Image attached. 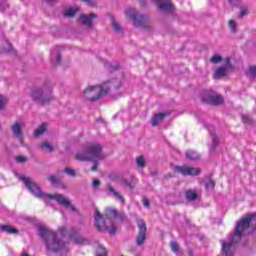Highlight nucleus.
Masks as SVG:
<instances>
[{"instance_id":"b1692460","label":"nucleus","mask_w":256,"mask_h":256,"mask_svg":"<svg viewBox=\"0 0 256 256\" xmlns=\"http://www.w3.org/2000/svg\"><path fill=\"white\" fill-rule=\"evenodd\" d=\"M186 157L187 159H190V161H197V159H199V154L196 151L188 150L186 151Z\"/></svg>"},{"instance_id":"a211bd4d","label":"nucleus","mask_w":256,"mask_h":256,"mask_svg":"<svg viewBox=\"0 0 256 256\" xmlns=\"http://www.w3.org/2000/svg\"><path fill=\"white\" fill-rule=\"evenodd\" d=\"M167 116H169V113L155 114L151 120L152 127H157V125H159V123H161L163 121V119H165V117H167Z\"/></svg>"},{"instance_id":"f03ea898","label":"nucleus","mask_w":256,"mask_h":256,"mask_svg":"<svg viewBox=\"0 0 256 256\" xmlns=\"http://www.w3.org/2000/svg\"><path fill=\"white\" fill-rule=\"evenodd\" d=\"M38 235L44 241L46 250L50 253H59L61 256L69 253V243L63 241L58 232L49 230L45 226H39Z\"/></svg>"},{"instance_id":"e433bc0d","label":"nucleus","mask_w":256,"mask_h":256,"mask_svg":"<svg viewBox=\"0 0 256 256\" xmlns=\"http://www.w3.org/2000/svg\"><path fill=\"white\" fill-rule=\"evenodd\" d=\"M5 105H7V97L0 95V111L5 109Z\"/></svg>"},{"instance_id":"f8f14e48","label":"nucleus","mask_w":256,"mask_h":256,"mask_svg":"<svg viewBox=\"0 0 256 256\" xmlns=\"http://www.w3.org/2000/svg\"><path fill=\"white\" fill-rule=\"evenodd\" d=\"M153 3L158 5V9L163 13H173V4L171 0H152Z\"/></svg>"},{"instance_id":"20e7f679","label":"nucleus","mask_w":256,"mask_h":256,"mask_svg":"<svg viewBox=\"0 0 256 256\" xmlns=\"http://www.w3.org/2000/svg\"><path fill=\"white\" fill-rule=\"evenodd\" d=\"M117 215V210L113 208L106 209L104 215H101L99 210H96L94 216L96 229L100 232L108 231L110 235H115V233H117V227H115L114 221Z\"/></svg>"},{"instance_id":"a878e982","label":"nucleus","mask_w":256,"mask_h":256,"mask_svg":"<svg viewBox=\"0 0 256 256\" xmlns=\"http://www.w3.org/2000/svg\"><path fill=\"white\" fill-rule=\"evenodd\" d=\"M136 165H137V167H139L140 169H145V167H146V165H147V163H146V161H145V157H143V156H138V157L136 158Z\"/></svg>"},{"instance_id":"58836bf2","label":"nucleus","mask_w":256,"mask_h":256,"mask_svg":"<svg viewBox=\"0 0 256 256\" xmlns=\"http://www.w3.org/2000/svg\"><path fill=\"white\" fill-rule=\"evenodd\" d=\"M170 247H171V250L173 251V253H178V251H179V244H177V242L171 241L170 242Z\"/></svg>"},{"instance_id":"9b49d317","label":"nucleus","mask_w":256,"mask_h":256,"mask_svg":"<svg viewBox=\"0 0 256 256\" xmlns=\"http://www.w3.org/2000/svg\"><path fill=\"white\" fill-rule=\"evenodd\" d=\"M203 103H207L208 105H221L223 103V96L217 94H205L202 98Z\"/></svg>"},{"instance_id":"6e6d98bb","label":"nucleus","mask_w":256,"mask_h":256,"mask_svg":"<svg viewBox=\"0 0 256 256\" xmlns=\"http://www.w3.org/2000/svg\"><path fill=\"white\" fill-rule=\"evenodd\" d=\"M63 231H64V228H61V229H60V233H63Z\"/></svg>"},{"instance_id":"a18cd8bd","label":"nucleus","mask_w":256,"mask_h":256,"mask_svg":"<svg viewBox=\"0 0 256 256\" xmlns=\"http://www.w3.org/2000/svg\"><path fill=\"white\" fill-rule=\"evenodd\" d=\"M142 202H143L144 207L149 208L150 202H149V199H148L147 197L144 196V197L142 198Z\"/></svg>"},{"instance_id":"2f4dec72","label":"nucleus","mask_w":256,"mask_h":256,"mask_svg":"<svg viewBox=\"0 0 256 256\" xmlns=\"http://www.w3.org/2000/svg\"><path fill=\"white\" fill-rule=\"evenodd\" d=\"M48 181H50L54 187H59V180H57L55 175L48 176Z\"/></svg>"},{"instance_id":"72a5a7b5","label":"nucleus","mask_w":256,"mask_h":256,"mask_svg":"<svg viewBox=\"0 0 256 256\" xmlns=\"http://www.w3.org/2000/svg\"><path fill=\"white\" fill-rule=\"evenodd\" d=\"M210 61L211 63H214V64L221 63V61H223V57H221V55L215 54L212 56Z\"/></svg>"},{"instance_id":"cd10ccee","label":"nucleus","mask_w":256,"mask_h":256,"mask_svg":"<svg viewBox=\"0 0 256 256\" xmlns=\"http://www.w3.org/2000/svg\"><path fill=\"white\" fill-rule=\"evenodd\" d=\"M112 29H114V31H116L117 33H123L121 26L119 25L117 20L114 18H112Z\"/></svg>"},{"instance_id":"2eb2a0df","label":"nucleus","mask_w":256,"mask_h":256,"mask_svg":"<svg viewBox=\"0 0 256 256\" xmlns=\"http://www.w3.org/2000/svg\"><path fill=\"white\" fill-rule=\"evenodd\" d=\"M107 191L109 197H114V199H117L120 203H125V198L115 189V187H113V185L107 184Z\"/></svg>"},{"instance_id":"6ab92c4d","label":"nucleus","mask_w":256,"mask_h":256,"mask_svg":"<svg viewBox=\"0 0 256 256\" xmlns=\"http://www.w3.org/2000/svg\"><path fill=\"white\" fill-rule=\"evenodd\" d=\"M199 194H197V190L188 189L185 191V198L187 201L193 202L197 201Z\"/></svg>"},{"instance_id":"79ce46f5","label":"nucleus","mask_w":256,"mask_h":256,"mask_svg":"<svg viewBox=\"0 0 256 256\" xmlns=\"http://www.w3.org/2000/svg\"><path fill=\"white\" fill-rule=\"evenodd\" d=\"M242 121H243V123L249 125V124H251V117H249L247 115H242Z\"/></svg>"},{"instance_id":"603ef678","label":"nucleus","mask_w":256,"mask_h":256,"mask_svg":"<svg viewBox=\"0 0 256 256\" xmlns=\"http://www.w3.org/2000/svg\"><path fill=\"white\" fill-rule=\"evenodd\" d=\"M230 3H232V5H239V3H241V1H239V0H230Z\"/></svg>"},{"instance_id":"5fc2aeb1","label":"nucleus","mask_w":256,"mask_h":256,"mask_svg":"<svg viewBox=\"0 0 256 256\" xmlns=\"http://www.w3.org/2000/svg\"><path fill=\"white\" fill-rule=\"evenodd\" d=\"M22 256H29V254H27V253H23V254H22Z\"/></svg>"},{"instance_id":"f257e3e1","label":"nucleus","mask_w":256,"mask_h":256,"mask_svg":"<svg viewBox=\"0 0 256 256\" xmlns=\"http://www.w3.org/2000/svg\"><path fill=\"white\" fill-rule=\"evenodd\" d=\"M256 231V214H248L245 218L240 219L236 222L234 232L230 235L229 240H221L222 254L225 256L235 255V249L237 243L255 233Z\"/></svg>"},{"instance_id":"de8ad7c7","label":"nucleus","mask_w":256,"mask_h":256,"mask_svg":"<svg viewBox=\"0 0 256 256\" xmlns=\"http://www.w3.org/2000/svg\"><path fill=\"white\" fill-rule=\"evenodd\" d=\"M17 137V139L19 140V142H20V145H22V147L25 145V142L23 141V134L22 135H20V136H16Z\"/></svg>"},{"instance_id":"ddd939ff","label":"nucleus","mask_w":256,"mask_h":256,"mask_svg":"<svg viewBox=\"0 0 256 256\" xmlns=\"http://www.w3.org/2000/svg\"><path fill=\"white\" fill-rule=\"evenodd\" d=\"M225 61H226L225 66H222L216 69L214 78L221 79V77H225V75H227V71L231 69V58L227 57Z\"/></svg>"},{"instance_id":"09e8293b","label":"nucleus","mask_w":256,"mask_h":256,"mask_svg":"<svg viewBox=\"0 0 256 256\" xmlns=\"http://www.w3.org/2000/svg\"><path fill=\"white\" fill-rule=\"evenodd\" d=\"M151 177H157V175H159V172H157V170H153L150 172Z\"/></svg>"},{"instance_id":"c756f323","label":"nucleus","mask_w":256,"mask_h":256,"mask_svg":"<svg viewBox=\"0 0 256 256\" xmlns=\"http://www.w3.org/2000/svg\"><path fill=\"white\" fill-rule=\"evenodd\" d=\"M64 173L68 175V177H77V172L70 167L64 168Z\"/></svg>"},{"instance_id":"f3484780","label":"nucleus","mask_w":256,"mask_h":256,"mask_svg":"<svg viewBox=\"0 0 256 256\" xmlns=\"http://www.w3.org/2000/svg\"><path fill=\"white\" fill-rule=\"evenodd\" d=\"M70 239H72V241L78 245H86L88 242L86 238H83V236L75 233V229H72V232L70 233Z\"/></svg>"},{"instance_id":"1a4fd4ad","label":"nucleus","mask_w":256,"mask_h":256,"mask_svg":"<svg viewBox=\"0 0 256 256\" xmlns=\"http://www.w3.org/2000/svg\"><path fill=\"white\" fill-rule=\"evenodd\" d=\"M137 227L139 232L136 237V245L141 247L142 245H145V241H147V224L144 220L140 219L137 221Z\"/></svg>"},{"instance_id":"9d476101","label":"nucleus","mask_w":256,"mask_h":256,"mask_svg":"<svg viewBox=\"0 0 256 256\" xmlns=\"http://www.w3.org/2000/svg\"><path fill=\"white\" fill-rule=\"evenodd\" d=\"M174 171H176V173H181V175H184L185 177H195L201 173L200 169L188 166H174Z\"/></svg>"},{"instance_id":"c85d7f7f","label":"nucleus","mask_w":256,"mask_h":256,"mask_svg":"<svg viewBox=\"0 0 256 256\" xmlns=\"http://www.w3.org/2000/svg\"><path fill=\"white\" fill-rule=\"evenodd\" d=\"M9 9V3L7 0H0V13H5Z\"/></svg>"},{"instance_id":"473e14b6","label":"nucleus","mask_w":256,"mask_h":256,"mask_svg":"<svg viewBox=\"0 0 256 256\" xmlns=\"http://www.w3.org/2000/svg\"><path fill=\"white\" fill-rule=\"evenodd\" d=\"M206 191H213L215 189V181L210 179L208 182L205 184Z\"/></svg>"},{"instance_id":"c03bdc74","label":"nucleus","mask_w":256,"mask_h":256,"mask_svg":"<svg viewBox=\"0 0 256 256\" xmlns=\"http://www.w3.org/2000/svg\"><path fill=\"white\" fill-rule=\"evenodd\" d=\"M16 161L17 163H25L27 162V158L25 156H17Z\"/></svg>"},{"instance_id":"393cba45","label":"nucleus","mask_w":256,"mask_h":256,"mask_svg":"<svg viewBox=\"0 0 256 256\" xmlns=\"http://www.w3.org/2000/svg\"><path fill=\"white\" fill-rule=\"evenodd\" d=\"M246 77L249 79H256V66H250L248 71H246Z\"/></svg>"},{"instance_id":"39448f33","label":"nucleus","mask_w":256,"mask_h":256,"mask_svg":"<svg viewBox=\"0 0 256 256\" xmlns=\"http://www.w3.org/2000/svg\"><path fill=\"white\" fill-rule=\"evenodd\" d=\"M119 87H121V80L115 78L105 82L102 86H89L84 90V97L88 101H99L101 97H104L113 89H119Z\"/></svg>"},{"instance_id":"8fccbe9b","label":"nucleus","mask_w":256,"mask_h":256,"mask_svg":"<svg viewBox=\"0 0 256 256\" xmlns=\"http://www.w3.org/2000/svg\"><path fill=\"white\" fill-rule=\"evenodd\" d=\"M56 187H60L61 189H65L67 187V184L59 181V186H56Z\"/></svg>"},{"instance_id":"c9c22d12","label":"nucleus","mask_w":256,"mask_h":256,"mask_svg":"<svg viewBox=\"0 0 256 256\" xmlns=\"http://www.w3.org/2000/svg\"><path fill=\"white\" fill-rule=\"evenodd\" d=\"M41 148L46 149L48 153H53V146H51V144H49L48 142L42 143Z\"/></svg>"},{"instance_id":"412c9836","label":"nucleus","mask_w":256,"mask_h":256,"mask_svg":"<svg viewBox=\"0 0 256 256\" xmlns=\"http://www.w3.org/2000/svg\"><path fill=\"white\" fill-rule=\"evenodd\" d=\"M137 184V178L132 176V180L129 181L127 179L122 180V185L124 187H127V189H130V191H133L135 189V185Z\"/></svg>"},{"instance_id":"6e6552de","label":"nucleus","mask_w":256,"mask_h":256,"mask_svg":"<svg viewBox=\"0 0 256 256\" xmlns=\"http://www.w3.org/2000/svg\"><path fill=\"white\" fill-rule=\"evenodd\" d=\"M126 17L133 21L134 27H141L143 29H147V27H149V16L140 14L135 11V9L128 8L126 10Z\"/></svg>"},{"instance_id":"dca6fc26","label":"nucleus","mask_w":256,"mask_h":256,"mask_svg":"<svg viewBox=\"0 0 256 256\" xmlns=\"http://www.w3.org/2000/svg\"><path fill=\"white\" fill-rule=\"evenodd\" d=\"M25 124L23 122L16 121L12 126H11V131L14 135V137H21L23 135V126Z\"/></svg>"},{"instance_id":"bb28decb","label":"nucleus","mask_w":256,"mask_h":256,"mask_svg":"<svg viewBox=\"0 0 256 256\" xmlns=\"http://www.w3.org/2000/svg\"><path fill=\"white\" fill-rule=\"evenodd\" d=\"M60 49H61L60 47H56V50L51 53L52 59L53 57H55L57 64L61 63V54L59 53Z\"/></svg>"},{"instance_id":"37998d69","label":"nucleus","mask_w":256,"mask_h":256,"mask_svg":"<svg viewBox=\"0 0 256 256\" xmlns=\"http://www.w3.org/2000/svg\"><path fill=\"white\" fill-rule=\"evenodd\" d=\"M110 67V71H117V69H119L121 66L119 65V63H115V64H109Z\"/></svg>"},{"instance_id":"aec40b11","label":"nucleus","mask_w":256,"mask_h":256,"mask_svg":"<svg viewBox=\"0 0 256 256\" xmlns=\"http://www.w3.org/2000/svg\"><path fill=\"white\" fill-rule=\"evenodd\" d=\"M210 135L212 136V144L210 146V152L213 153L219 147V138L215 136V130H209Z\"/></svg>"},{"instance_id":"0eeeda50","label":"nucleus","mask_w":256,"mask_h":256,"mask_svg":"<svg viewBox=\"0 0 256 256\" xmlns=\"http://www.w3.org/2000/svg\"><path fill=\"white\" fill-rule=\"evenodd\" d=\"M31 99L37 105H47L53 101V88L50 86L34 88L31 92Z\"/></svg>"},{"instance_id":"49530a36","label":"nucleus","mask_w":256,"mask_h":256,"mask_svg":"<svg viewBox=\"0 0 256 256\" xmlns=\"http://www.w3.org/2000/svg\"><path fill=\"white\" fill-rule=\"evenodd\" d=\"M99 185H101V182L97 179L92 182V187L94 189H97V187H99Z\"/></svg>"},{"instance_id":"423d86ee","label":"nucleus","mask_w":256,"mask_h":256,"mask_svg":"<svg viewBox=\"0 0 256 256\" xmlns=\"http://www.w3.org/2000/svg\"><path fill=\"white\" fill-rule=\"evenodd\" d=\"M75 158L77 161H92L94 165L91 167V171H97L99 161L103 159V146L99 143L88 144L83 151L76 154Z\"/></svg>"},{"instance_id":"ea45409f","label":"nucleus","mask_w":256,"mask_h":256,"mask_svg":"<svg viewBox=\"0 0 256 256\" xmlns=\"http://www.w3.org/2000/svg\"><path fill=\"white\" fill-rule=\"evenodd\" d=\"M248 13L249 11L247 10V7H242L238 15L239 19H243L246 15H248Z\"/></svg>"},{"instance_id":"5701e85b","label":"nucleus","mask_w":256,"mask_h":256,"mask_svg":"<svg viewBox=\"0 0 256 256\" xmlns=\"http://www.w3.org/2000/svg\"><path fill=\"white\" fill-rule=\"evenodd\" d=\"M47 131V124L43 123L34 131V137H41Z\"/></svg>"},{"instance_id":"3c124183","label":"nucleus","mask_w":256,"mask_h":256,"mask_svg":"<svg viewBox=\"0 0 256 256\" xmlns=\"http://www.w3.org/2000/svg\"><path fill=\"white\" fill-rule=\"evenodd\" d=\"M140 5L142 7H147V0H140Z\"/></svg>"},{"instance_id":"4be33fe9","label":"nucleus","mask_w":256,"mask_h":256,"mask_svg":"<svg viewBox=\"0 0 256 256\" xmlns=\"http://www.w3.org/2000/svg\"><path fill=\"white\" fill-rule=\"evenodd\" d=\"M0 229L3 233H8V235H17V233H19V230L13 228L11 225H1Z\"/></svg>"},{"instance_id":"7ed1b4c3","label":"nucleus","mask_w":256,"mask_h":256,"mask_svg":"<svg viewBox=\"0 0 256 256\" xmlns=\"http://www.w3.org/2000/svg\"><path fill=\"white\" fill-rule=\"evenodd\" d=\"M19 180L24 183L28 191L34 195V197H37V199H54L62 205V207H65V209H70L73 213L77 212V208L71 204V201L67 199L63 194H45L43 191H41V187H39V184L35 183L31 178L25 177L23 175L19 176Z\"/></svg>"},{"instance_id":"864d4df0","label":"nucleus","mask_w":256,"mask_h":256,"mask_svg":"<svg viewBox=\"0 0 256 256\" xmlns=\"http://www.w3.org/2000/svg\"><path fill=\"white\" fill-rule=\"evenodd\" d=\"M85 3H88V5H93V0H82Z\"/></svg>"},{"instance_id":"7c9ffc66","label":"nucleus","mask_w":256,"mask_h":256,"mask_svg":"<svg viewBox=\"0 0 256 256\" xmlns=\"http://www.w3.org/2000/svg\"><path fill=\"white\" fill-rule=\"evenodd\" d=\"M96 255L97 256H107V250L105 249V247L99 245L96 250Z\"/></svg>"},{"instance_id":"4468645a","label":"nucleus","mask_w":256,"mask_h":256,"mask_svg":"<svg viewBox=\"0 0 256 256\" xmlns=\"http://www.w3.org/2000/svg\"><path fill=\"white\" fill-rule=\"evenodd\" d=\"M94 19H97V14L95 13H90L89 15L82 14L80 15L79 21L82 25H85L86 27H92Z\"/></svg>"},{"instance_id":"f704fd0d","label":"nucleus","mask_w":256,"mask_h":256,"mask_svg":"<svg viewBox=\"0 0 256 256\" xmlns=\"http://www.w3.org/2000/svg\"><path fill=\"white\" fill-rule=\"evenodd\" d=\"M76 13L77 10L70 8L64 12V17H73L74 15H76Z\"/></svg>"},{"instance_id":"4c0bfd02","label":"nucleus","mask_w":256,"mask_h":256,"mask_svg":"<svg viewBox=\"0 0 256 256\" xmlns=\"http://www.w3.org/2000/svg\"><path fill=\"white\" fill-rule=\"evenodd\" d=\"M228 25L233 33H237V22L235 20H230Z\"/></svg>"},{"instance_id":"a19ab883","label":"nucleus","mask_w":256,"mask_h":256,"mask_svg":"<svg viewBox=\"0 0 256 256\" xmlns=\"http://www.w3.org/2000/svg\"><path fill=\"white\" fill-rule=\"evenodd\" d=\"M12 49H13V46H11L10 43H6L2 49V53H10V51H12Z\"/></svg>"}]
</instances>
